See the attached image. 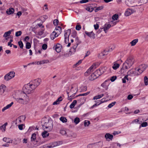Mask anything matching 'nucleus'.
I'll use <instances>...</instances> for the list:
<instances>
[{"mask_svg":"<svg viewBox=\"0 0 148 148\" xmlns=\"http://www.w3.org/2000/svg\"><path fill=\"white\" fill-rule=\"evenodd\" d=\"M71 36L73 38H75V41L76 44L73 45L70 49L68 54L69 56H71L72 54H74L75 53L77 47L81 43V41L79 40L77 36V33L76 31H74L72 33Z\"/></svg>","mask_w":148,"mask_h":148,"instance_id":"1","label":"nucleus"},{"mask_svg":"<svg viewBox=\"0 0 148 148\" xmlns=\"http://www.w3.org/2000/svg\"><path fill=\"white\" fill-rule=\"evenodd\" d=\"M14 99L17 102L23 104H27L29 101V97L25 93H21L18 97Z\"/></svg>","mask_w":148,"mask_h":148,"instance_id":"2","label":"nucleus"},{"mask_svg":"<svg viewBox=\"0 0 148 148\" xmlns=\"http://www.w3.org/2000/svg\"><path fill=\"white\" fill-rule=\"evenodd\" d=\"M134 62L133 58L131 56L129 57L123 63L122 68L123 69H128L133 65Z\"/></svg>","mask_w":148,"mask_h":148,"instance_id":"3","label":"nucleus"},{"mask_svg":"<svg viewBox=\"0 0 148 148\" xmlns=\"http://www.w3.org/2000/svg\"><path fill=\"white\" fill-rule=\"evenodd\" d=\"M35 89V88L33 86V84H32L30 82L29 84H25L23 88L24 93L28 94L32 92Z\"/></svg>","mask_w":148,"mask_h":148,"instance_id":"4","label":"nucleus"},{"mask_svg":"<svg viewBox=\"0 0 148 148\" xmlns=\"http://www.w3.org/2000/svg\"><path fill=\"white\" fill-rule=\"evenodd\" d=\"M77 86L76 84H75L72 86L71 89V92L72 93V95L69 96V92L67 91V93L68 95V99L70 101L73 98V97L77 91Z\"/></svg>","mask_w":148,"mask_h":148,"instance_id":"5","label":"nucleus"},{"mask_svg":"<svg viewBox=\"0 0 148 148\" xmlns=\"http://www.w3.org/2000/svg\"><path fill=\"white\" fill-rule=\"evenodd\" d=\"M42 126L44 129H47V131H50L53 129V122L51 120H48L47 122H45L44 125H42Z\"/></svg>","mask_w":148,"mask_h":148,"instance_id":"6","label":"nucleus"},{"mask_svg":"<svg viewBox=\"0 0 148 148\" xmlns=\"http://www.w3.org/2000/svg\"><path fill=\"white\" fill-rule=\"evenodd\" d=\"M71 33L70 29H68L67 30L65 31L64 34V45H66L69 41V37Z\"/></svg>","mask_w":148,"mask_h":148,"instance_id":"7","label":"nucleus"},{"mask_svg":"<svg viewBox=\"0 0 148 148\" xmlns=\"http://www.w3.org/2000/svg\"><path fill=\"white\" fill-rule=\"evenodd\" d=\"M147 67V66L145 64H141L139 66L138 69L137 68V71L140 75L145 70Z\"/></svg>","mask_w":148,"mask_h":148,"instance_id":"8","label":"nucleus"},{"mask_svg":"<svg viewBox=\"0 0 148 148\" xmlns=\"http://www.w3.org/2000/svg\"><path fill=\"white\" fill-rule=\"evenodd\" d=\"M41 82V80L40 79L37 78L33 80L30 83L33 84L34 87L36 88L40 84Z\"/></svg>","mask_w":148,"mask_h":148,"instance_id":"9","label":"nucleus"},{"mask_svg":"<svg viewBox=\"0 0 148 148\" xmlns=\"http://www.w3.org/2000/svg\"><path fill=\"white\" fill-rule=\"evenodd\" d=\"M135 71H134L132 69L129 70L127 73L128 75L133 76L139 75V74H138V72L137 71V68H135Z\"/></svg>","mask_w":148,"mask_h":148,"instance_id":"10","label":"nucleus"},{"mask_svg":"<svg viewBox=\"0 0 148 148\" xmlns=\"http://www.w3.org/2000/svg\"><path fill=\"white\" fill-rule=\"evenodd\" d=\"M95 64H93L85 73V75L86 76H88L91 72L93 71V69H95Z\"/></svg>","mask_w":148,"mask_h":148,"instance_id":"11","label":"nucleus"},{"mask_svg":"<svg viewBox=\"0 0 148 148\" xmlns=\"http://www.w3.org/2000/svg\"><path fill=\"white\" fill-rule=\"evenodd\" d=\"M59 145V142H54L50 143L48 145L46 146L47 148H52Z\"/></svg>","mask_w":148,"mask_h":148,"instance_id":"12","label":"nucleus"},{"mask_svg":"<svg viewBox=\"0 0 148 148\" xmlns=\"http://www.w3.org/2000/svg\"><path fill=\"white\" fill-rule=\"evenodd\" d=\"M135 12L134 10L130 9H127L125 11V16H129Z\"/></svg>","mask_w":148,"mask_h":148,"instance_id":"13","label":"nucleus"},{"mask_svg":"<svg viewBox=\"0 0 148 148\" xmlns=\"http://www.w3.org/2000/svg\"><path fill=\"white\" fill-rule=\"evenodd\" d=\"M62 29L59 26H56L55 29L56 34L57 35V36H58L61 32Z\"/></svg>","mask_w":148,"mask_h":148,"instance_id":"14","label":"nucleus"},{"mask_svg":"<svg viewBox=\"0 0 148 148\" xmlns=\"http://www.w3.org/2000/svg\"><path fill=\"white\" fill-rule=\"evenodd\" d=\"M54 47L55 50L57 52L59 53L61 51V46L60 44H57Z\"/></svg>","mask_w":148,"mask_h":148,"instance_id":"15","label":"nucleus"},{"mask_svg":"<svg viewBox=\"0 0 148 148\" xmlns=\"http://www.w3.org/2000/svg\"><path fill=\"white\" fill-rule=\"evenodd\" d=\"M95 5V4H91L86 8V10L90 12H91L94 10V6Z\"/></svg>","mask_w":148,"mask_h":148,"instance_id":"16","label":"nucleus"},{"mask_svg":"<svg viewBox=\"0 0 148 148\" xmlns=\"http://www.w3.org/2000/svg\"><path fill=\"white\" fill-rule=\"evenodd\" d=\"M85 33L90 38H95V34L92 32H89L87 31H85Z\"/></svg>","mask_w":148,"mask_h":148,"instance_id":"17","label":"nucleus"},{"mask_svg":"<svg viewBox=\"0 0 148 148\" xmlns=\"http://www.w3.org/2000/svg\"><path fill=\"white\" fill-rule=\"evenodd\" d=\"M13 31L14 29H12L8 32H5L3 34V37L4 38H6L10 36L11 32Z\"/></svg>","mask_w":148,"mask_h":148,"instance_id":"18","label":"nucleus"},{"mask_svg":"<svg viewBox=\"0 0 148 148\" xmlns=\"http://www.w3.org/2000/svg\"><path fill=\"white\" fill-rule=\"evenodd\" d=\"M111 25L110 24H106L104 25V27L103 29V30L106 33L107 32V30H108L110 27Z\"/></svg>","mask_w":148,"mask_h":148,"instance_id":"19","label":"nucleus"},{"mask_svg":"<svg viewBox=\"0 0 148 148\" xmlns=\"http://www.w3.org/2000/svg\"><path fill=\"white\" fill-rule=\"evenodd\" d=\"M98 77L94 73H92L89 77V79L90 80H93Z\"/></svg>","mask_w":148,"mask_h":148,"instance_id":"20","label":"nucleus"},{"mask_svg":"<svg viewBox=\"0 0 148 148\" xmlns=\"http://www.w3.org/2000/svg\"><path fill=\"white\" fill-rule=\"evenodd\" d=\"M5 86L4 85H2L0 86V95L3 94L4 92Z\"/></svg>","mask_w":148,"mask_h":148,"instance_id":"21","label":"nucleus"},{"mask_svg":"<svg viewBox=\"0 0 148 148\" xmlns=\"http://www.w3.org/2000/svg\"><path fill=\"white\" fill-rule=\"evenodd\" d=\"M105 137L107 140L108 139L112 140L113 138V136L109 133H106L105 135Z\"/></svg>","mask_w":148,"mask_h":148,"instance_id":"22","label":"nucleus"},{"mask_svg":"<svg viewBox=\"0 0 148 148\" xmlns=\"http://www.w3.org/2000/svg\"><path fill=\"white\" fill-rule=\"evenodd\" d=\"M13 102H12L10 104L7 105L6 106L4 107L2 110V111L3 112L5 110L9 108L10 107L12 106L13 104Z\"/></svg>","mask_w":148,"mask_h":148,"instance_id":"23","label":"nucleus"},{"mask_svg":"<svg viewBox=\"0 0 148 148\" xmlns=\"http://www.w3.org/2000/svg\"><path fill=\"white\" fill-rule=\"evenodd\" d=\"M25 118L26 117L25 116L21 115L17 119V120H18L20 122H22L25 120Z\"/></svg>","mask_w":148,"mask_h":148,"instance_id":"24","label":"nucleus"},{"mask_svg":"<svg viewBox=\"0 0 148 148\" xmlns=\"http://www.w3.org/2000/svg\"><path fill=\"white\" fill-rule=\"evenodd\" d=\"M62 100V97H60L59 98L57 99L56 101H54L53 103V105H57Z\"/></svg>","mask_w":148,"mask_h":148,"instance_id":"25","label":"nucleus"},{"mask_svg":"<svg viewBox=\"0 0 148 148\" xmlns=\"http://www.w3.org/2000/svg\"><path fill=\"white\" fill-rule=\"evenodd\" d=\"M14 11V9L12 8H11L7 10V11H6V13L8 14H13Z\"/></svg>","mask_w":148,"mask_h":148,"instance_id":"26","label":"nucleus"},{"mask_svg":"<svg viewBox=\"0 0 148 148\" xmlns=\"http://www.w3.org/2000/svg\"><path fill=\"white\" fill-rule=\"evenodd\" d=\"M119 66L120 65L119 64L114 62L112 68L114 70H116L119 67Z\"/></svg>","mask_w":148,"mask_h":148,"instance_id":"27","label":"nucleus"},{"mask_svg":"<svg viewBox=\"0 0 148 148\" xmlns=\"http://www.w3.org/2000/svg\"><path fill=\"white\" fill-rule=\"evenodd\" d=\"M58 36H57V35L56 34L55 32H53L51 34L50 37L51 39L53 40L56 37H57Z\"/></svg>","mask_w":148,"mask_h":148,"instance_id":"28","label":"nucleus"},{"mask_svg":"<svg viewBox=\"0 0 148 148\" xmlns=\"http://www.w3.org/2000/svg\"><path fill=\"white\" fill-rule=\"evenodd\" d=\"M104 95L103 94L99 95H96L93 98V100H95L98 99H99L102 97Z\"/></svg>","mask_w":148,"mask_h":148,"instance_id":"29","label":"nucleus"},{"mask_svg":"<svg viewBox=\"0 0 148 148\" xmlns=\"http://www.w3.org/2000/svg\"><path fill=\"white\" fill-rule=\"evenodd\" d=\"M65 129H62L60 130V133L62 135H66V134L68 133V132H67Z\"/></svg>","mask_w":148,"mask_h":148,"instance_id":"30","label":"nucleus"},{"mask_svg":"<svg viewBox=\"0 0 148 148\" xmlns=\"http://www.w3.org/2000/svg\"><path fill=\"white\" fill-rule=\"evenodd\" d=\"M47 131H45L42 132V135L43 138L49 136V133L47 132Z\"/></svg>","mask_w":148,"mask_h":148,"instance_id":"31","label":"nucleus"},{"mask_svg":"<svg viewBox=\"0 0 148 148\" xmlns=\"http://www.w3.org/2000/svg\"><path fill=\"white\" fill-rule=\"evenodd\" d=\"M96 74V75L97 77H98L99 76L101 75L102 73L101 72V71L99 69L95 71L94 72Z\"/></svg>","mask_w":148,"mask_h":148,"instance_id":"32","label":"nucleus"},{"mask_svg":"<svg viewBox=\"0 0 148 148\" xmlns=\"http://www.w3.org/2000/svg\"><path fill=\"white\" fill-rule=\"evenodd\" d=\"M77 101L76 100H74L70 106V108L72 109L74 107L76 104Z\"/></svg>","mask_w":148,"mask_h":148,"instance_id":"33","label":"nucleus"},{"mask_svg":"<svg viewBox=\"0 0 148 148\" xmlns=\"http://www.w3.org/2000/svg\"><path fill=\"white\" fill-rule=\"evenodd\" d=\"M138 39H136L133 40L130 42L132 46L135 45L138 42Z\"/></svg>","mask_w":148,"mask_h":148,"instance_id":"34","label":"nucleus"},{"mask_svg":"<svg viewBox=\"0 0 148 148\" xmlns=\"http://www.w3.org/2000/svg\"><path fill=\"white\" fill-rule=\"evenodd\" d=\"M3 140L8 143H10L12 142V141L10 140V139L4 137L3 138Z\"/></svg>","mask_w":148,"mask_h":148,"instance_id":"35","label":"nucleus"},{"mask_svg":"<svg viewBox=\"0 0 148 148\" xmlns=\"http://www.w3.org/2000/svg\"><path fill=\"white\" fill-rule=\"evenodd\" d=\"M41 29L38 32V34L39 35H42L44 33V31L45 30L44 26H42V28H41Z\"/></svg>","mask_w":148,"mask_h":148,"instance_id":"36","label":"nucleus"},{"mask_svg":"<svg viewBox=\"0 0 148 148\" xmlns=\"http://www.w3.org/2000/svg\"><path fill=\"white\" fill-rule=\"evenodd\" d=\"M49 62V61L48 60H44L41 61L39 62V64H43Z\"/></svg>","mask_w":148,"mask_h":148,"instance_id":"37","label":"nucleus"},{"mask_svg":"<svg viewBox=\"0 0 148 148\" xmlns=\"http://www.w3.org/2000/svg\"><path fill=\"white\" fill-rule=\"evenodd\" d=\"M99 70L101 71V73L102 74L104 72H105L106 70V67H103L101 68H100L99 69Z\"/></svg>","mask_w":148,"mask_h":148,"instance_id":"38","label":"nucleus"},{"mask_svg":"<svg viewBox=\"0 0 148 148\" xmlns=\"http://www.w3.org/2000/svg\"><path fill=\"white\" fill-rule=\"evenodd\" d=\"M60 120L63 123H66L67 122V120L66 118L64 117H61L60 118Z\"/></svg>","mask_w":148,"mask_h":148,"instance_id":"39","label":"nucleus"},{"mask_svg":"<svg viewBox=\"0 0 148 148\" xmlns=\"http://www.w3.org/2000/svg\"><path fill=\"white\" fill-rule=\"evenodd\" d=\"M8 74L10 76L12 79L13 78L15 75V73L13 71H10L9 73H8Z\"/></svg>","mask_w":148,"mask_h":148,"instance_id":"40","label":"nucleus"},{"mask_svg":"<svg viewBox=\"0 0 148 148\" xmlns=\"http://www.w3.org/2000/svg\"><path fill=\"white\" fill-rule=\"evenodd\" d=\"M8 74V73L5 76L4 79L6 81H8V80H10L12 79L10 76Z\"/></svg>","mask_w":148,"mask_h":148,"instance_id":"41","label":"nucleus"},{"mask_svg":"<svg viewBox=\"0 0 148 148\" xmlns=\"http://www.w3.org/2000/svg\"><path fill=\"white\" fill-rule=\"evenodd\" d=\"M144 80L145 85L147 86L148 85V78L147 76H145V77Z\"/></svg>","mask_w":148,"mask_h":148,"instance_id":"42","label":"nucleus"},{"mask_svg":"<svg viewBox=\"0 0 148 148\" xmlns=\"http://www.w3.org/2000/svg\"><path fill=\"white\" fill-rule=\"evenodd\" d=\"M36 134L35 133H33L32 134L31 137V140L32 141H34L36 139Z\"/></svg>","mask_w":148,"mask_h":148,"instance_id":"43","label":"nucleus"},{"mask_svg":"<svg viewBox=\"0 0 148 148\" xmlns=\"http://www.w3.org/2000/svg\"><path fill=\"white\" fill-rule=\"evenodd\" d=\"M103 8V6H100L97 7H96L95 10V12H97L99 10H100L102 9Z\"/></svg>","mask_w":148,"mask_h":148,"instance_id":"44","label":"nucleus"},{"mask_svg":"<svg viewBox=\"0 0 148 148\" xmlns=\"http://www.w3.org/2000/svg\"><path fill=\"white\" fill-rule=\"evenodd\" d=\"M118 15L117 14H115L112 17V19H113L114 20H117L118 18Z\"/></svg>","mask_w":148,"mask_h":148,"instance_id":"45","label":"nucleus"},{"mask_svg":"<svg viewBox=\"0 0 148 148\" xmlns=\"http://www.w3.org/2000/svg\"><path fill=\"white\" fill-rule=\"evenodd\" d=\"M107 82V80L105 81L103 83L101 84V86L104 88L107 89V85H106V83Z\"/></svg>","mask_w":148,"mask_h":148,"instance_id":"46","label":"nucleus"},{"mask_svg":"<svg viewBox=\"0 0 148 148\" xmlns=\"http://www.w3.org/2000/svg\"><path fill=\"white\" fill-rule=\"evenodd\" d=\"M80 122L79 119L78 117L75 118L74 120V122L76 124H77Z\"/></svg>","mask_w":148,"mask_h":148,"instance_id":"47","label":"nucleus"},{"mask_svg":"<svg viewBox=\"0 0 148 148\" xmlns=\"http://www.w3.org/2000/svg\"><path fill=\"white\" fill-rule=\"evenodd\" d=\"M18 44L21 48H23V44L21 40H20L18 42Z\"/></svg>","mask_w":148,"mask_h":148,"instance_id":"48","label":"nucleus"},{"mask_svg":"<svg viewBox=\"0 0 148 148\" xmlns=\"http://www.w3.org/2000/svg\"><path fill=\"white\" fill-rule=\"evenodd\" d=\"M141 121H140L138 119H137L134 120L132 122V123H139V124L140 123V122H141Z\"/></svg>","mask_w":148,"mask_h":148,"instance_id":"49","label":"nucleus"},{"mask_svg":"<svg viewBox=\"0 0 148 148\" xmlns=\"http://www.w3.org/2000/svg\"><path fill=\"white\" fill-rule=\"evenodd\" d=\"M22 33V32L21 31L17 32L15 33V36L16 37L20 36L21 35Z\"/></svg>","mask_w":148,"mask_h":148,"instance_id":"50","label":"nucleus"},{"mask_svg":"<svg viewBox=\"0 0 148 148\" xmlns=\"http://www.w3.org/2000/svg\"><path fill=\"white\" fill-rule=\"evenodd\" d=\"M108 50H105L101 53V54L102 56H104L108 54Z\"/></svg>","mask_w":148,"mask_h":148,"instance_id":"51","label":"nucleus"},{"mask_svg":"<svg viewBox=\"0 0 148 148\" xmlns=\"http://www.w3.org/2000/svg\"><path fill=\"white\" fill-rule=\"evenodd\" d=\"M31 47V45L29 42H27L26 43V49H29Z\"/></svg>","mask_w":148,"mask_h":148,"instance_id":"52","label":"nucleus"},{"mask_svg":"<svg viewBox=\"0 0 148 148\" xmlns=\"http://www.w3.org/2000/svg\"><path fill=\"white\" fill-rule=\"evenodd\" d=\"M6 130V127L3 125L0 127V130H2V132L5 131Z\"/></svg>","mask_w":148,"mask_h":148,"instance_id":"53","label":"nucleus"},{"mask_svg":"<svg viewBox=\"0 0 148 148\" xmlns=\"http://www.w3.org/2000/svg\"><path fill=\"white\" fill-rule=\"evenodd\" d=\"M90 124V122L89 121H85L84 122V125L85 127L88 126Z\"/></svg>","mask_w":148,"mask_h":148,"instance_id":"54","label":"nucleus"},{"mask_svg":"<svg viewBox=\"0 0 148 148\" xmlns=\"http://www.w3.org/2000/svg\"><path fill=\"white\" fill-rule=\"evenodd\" d=\"M116 102H112L111 103L109 104V105L108 106V107L109 108H112V106H113L115 104Z\"/></svg>","mask_w":148,"mask_h":148,"instance_id":"55","label":"nucleus"},{"mask_svg":"<svg viewBox=\"0 0 148 148\" xmlns=\"http://www.w3.org/2000/svg\"><path fill=\"white\" fill-rule=\"evenodd\" d=\"M81 89L82 91H85L86 90L87 87L86 86H82L81 87Z\"/></svg>","mask_w":148,"mask_h":148,"instance_id":"56","label":"nucleus"},{"mask_svg":"<svg viewBox=\"0 0 148 148\" xmlns=\"http://www.w3.org/2000/svg\"><path fill=\"white\" fill-rule=\"evenodd\" d=\"M116 78L117 77L116 76H112L111 77L110 80L111 82H113L116 79Z\"/></svg>","mask_w":148,"mask_h":148,"instance_id":"57","label":"nucleus"},{"mask_svg":"<svg viewBox=\"0 0 148 148\" xmlns=\"http://www.w3.org/2000/svg\"><path fill=\"white\" fill-rule=\"evenodd\" d=\"M67 132H69L68 133H67V134H66V136L69 137L72 136V135L71 134L72 132H71L69 130H68L67 131Z\"/></svg>","mask_w":148,"mask_h":148,"instance_id":"58","label":"nucleus"},{"mask_svg":"<svg viewBox=\"0 0 148 148\" xmlns=\"http://www.w3.org/2000/svg\"><path fill=\"white\" fill-rule=\"evenodd\" d=\"M58 19H56L54 20L53 21V23L55 26H56L58 25Z\"/></svg>","mask_w":148,"mask_h":148,"instance_id":"59","label":"nucleus"},{"mask_svg":"<svg viewBox=\"0 0 148 148\" xmlns=\"http://www.w3.org/2000/svg\"><path fill=\"white\" fill-rule=\"evenodd\" d=\"M90 93V92H87L86 93L81 94L79 95L78 96H85L88 95Z\"/></svg>","mask_w":148,"mask_h":148,"instance_id":"60","label":"nucleus"},{"mask_svg":"<svg viewBox=\"0 0 148 148\" xmlns=\"http://www.w3.org/2000/svg\"><path fill=\"white\" fill-rule=\"evenodd\" d=\"M47 48V45L45 44H43L42 46V48L43 50H46Z\"/></svg>","mask_w":148,"mask_h":148,"instance_id":"61","label":"nucleus"},{"mask_svg":"<svg viewBox=\"0 0 148 148\" xmlns=\"http://www.w3.org/2000/svg\"><path fill=\"white\" fill-rule=\"evenodd\" d=\"M81 28V26L80 25H77L75 27L76 29L77 30H79Z\"/></svg>","mask_w":148,"mask_h":148,"instance_id":"62","label":"nucleus"},{"mask_svg":"<svg viewBox=\"0 0 148 148\" xmlns=\"http://www.w3.org/2000/svg\"><path fill=\"white\" fill-rule=\"evenodd\" d=\"M147 125V122H144L142 123L141 126L142 127H145Z\"/></svg>","mask_w":148,"mask_h":148,"instance_id":"63","label":"nucleus"},{"mask_svg":"<svg viewBox=\"0 0 148 148\" xmlns=\"http://www.w3.org/2000/svg\"><path fill=\"white\" fill-rule=\"evenodd\" d=\"M24 125L23 124L19 125H18V128L20 130H22L23 129V126Z\"/></svg>","mask_w":148,"mask_h":148,"instance_id":"64","label":"nucleus"}]
</instances>
